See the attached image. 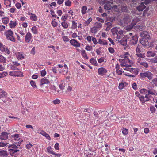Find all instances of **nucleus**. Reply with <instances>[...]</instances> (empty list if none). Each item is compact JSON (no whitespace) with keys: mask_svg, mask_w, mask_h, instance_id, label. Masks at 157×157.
Returning <instances> with one entry per match:
<instances>
[{"mask_svg":"<svg viewBox=\"0 0 157 157\" xmlns=\"http://www.w3.org/2000/svg\"><path fill=\"white\" fill-rule=\"evenodd\" d=\"M136 53H140V52L143 51V49L142 47L138 45L136 48Z\"/></svg>","mask_w":157,"mask_h":157,"instance_id":"obj_33","label":"nucleus"},{"mask_svg":"<svg viewBox=\"0 0 157 157\" xmlns=\"http://www.w3.org/2000/svg\"><path fill=\"white\" fill-rule=\"evenodd\" d=\"M102 24L100 23L96 22L95 24V27L97 29L102 27Z\"/></svg>","mask_w":157,"mask_h":157,"instance_id":"obj_45","label":"nucleus"},{"mask_svg":"<svg viewBox=\"0 0 157 157\" xmlns=\"http://www.w3.org/2000/svg\"><path fill=\"white\" fill-rule=\"evenodd\" d=\"M2 51H4L5 53H7V54H9L10 53V51L9 49L6 46L4 47V48Z\"/></svg>","mask_w":157,"mask_h":157,"instance_id":"obj_55","label":"nucleus"},{"mask_svg":"<svg viewBox=\"0 0 157 157\" xmlns=\"http://www.w3.org/2000/svg\"><path fill=\"white\" fill-rule=\"evenodd\" d=\"M41 76L42 77H44L46 74V72L45 69L42 70L40 71Z\"/></svg>","mask_w":157,"mask_h":157,"instance_id":"obj_53","label":"nucleus"},{"mask_svg":"<svg viewBox=\"0 0 157 157\" xmlns=\"http://www.w3.org/2000/svg\"><path fill=\"white\" fill-rule=\"evenodd\" d=\"M115 69L117 74L119 75H121L124 72V71H122V68H121L120 70H119V64L118 63L116 65Z\"/></svg>","mask_w":157,"mask_h":157,"instance_id":"obj_13","label":"nucleus"},{"mask_svg":"<svg viewBox=\"0 0 157 157\" xmlns=\"http://www.w3.org/2000/svg\"><path fill=\"white\" fill-rule=\"evenodd\" d=\"M98 43L101 45H106L107 44V42L105 40H98Z\"/></svg>","mask_w":157,"mask_h":157,"instance_id":"obj_35","label":"nucleus"},{"mask_svg":"<svg viewBox=\"0 0 157 157\" xmlns=\"http://www.w3.org/2000/svg\"><path fill=\"white\" fill-rule=\"evenodd\" d=\"M147 92L148 94L156 96L157 93L156 91L153 88H150L147 90Z\"/></svg>","mask_w":157,"mask_h":157,"instance_id":"obj_14","label":"nucleus"},{"mask_svg":"<svg viewBox=\"0 0 157 157\" xmlns=\"http://www.w3.org/2000/svg\"><path fill=\"white\" fill-rule=\"evenodd\" d=\"M140 93L144 94L147 92V90L145 88H143L140 90Z\"/></svg>","mask_w":157,"mask_h":157,"instance_id":"obj_48","label":"nucleus"},{"mask_svg":"<svg viewBox=\"0 0 157 157\" xmlns=\"http://www.w3.org/2000/svg\"><path fill=\"white\" fill-rule=\"evenodd\" d=\"M62 26L64 28L67 29L68 27V24L65 21H63L61 23Z\"/></svg>","mask_w":157,"mask_h":157,"instance_id":"obj_44","label":"nucleus"},{"mask_svg":"<svg viewBox=\"0 0 157 157\" xmlns=\"http://www.w3.org/2000/svg\"><path fill=\"white\" fill-rule=\"evenodd\" d=\"M53 102L55 104H58L60 103V101L59 99H56L54 100Z\"/></svg>","mask_w":157,"mask_h":157,"instance_id":"obj_56","label":"nucleus"},{"mask_svg":"<svg viewBox=\"0 0 157 157\" xmlns=\"http://www.w3.org/2000/svg\"><path fill=\"white\" fill-rule=\"evenodd\" d=\"M70 43L72 45L76 47H79L80 46V43L76 40H70Z\"/></svg>","mask_w":157,"mask_h":157,"instance_id":"obj_12","label":"nucleus"},{"mask_svg":"<svg viewBox=\"0 0 157 157\" xmlns=\"http://www.w3.org/2000/svg\"><path fill=\"white\" fill-rule=\"evenodd\" d=\"M19 134H14L12 135L11 136V138L14 140L15 143L17 144V145L20 146L22 141L20 139Z\"/></svg>","mask_w":157,"mask_h":157,"instance_id":"obj_4","label":"nucleus"},{"mask_svg":"<svg viewBox=\"0 0 157 157\" xmlns=\"http://www.w3.org/2000/svg\"><path fill=\"white\" fill-rule=\"evenodd\" d=\"M150 61L152 63H157V56L151 59Z\"/></svg>","mask_w":157,"mask_h":157,"instance_id":"obj_39","label":"nucleus"},{"mask_svg":"<svg viewBox=\"0 0 157 157\" xmlns=\"http://www.w3.org/2000/svg\"><path fill=\"white\" fill-rule=\"evenodd\" d=\"M141 77L143 78H148L149 80L152 79L153 74L150 71H146L140 73Z\"/></svg>","mask_w":157,"mask_h":157,"instance_id":"obj_3","label":"nucleus"},{"mask_svg":"<svg viewBox=\"0 0 157 157\" xmlns=\"http://www.w3.org/2000/svg\"><path fill=\"white\" fill-rule=\"evenodd\" d=\"M16 56L18 60H21L24 58V56L20 52H18L16 54Z\"/></svg>","mask_w":157,"mask_h":157,"instance_id":"obj_21","label":"nucleus"},{"mask_svg":"<svg viewBox=\"0 0 157 157\" xmlns=\"http://www.w3.org/2000/svg\"><path fill=\"white\" fill-rule=\"evenodd\" d=\"M118 29L117 27H114L111 29V32L112 34L114 36H116L118 32Z\"/></svg>","mask_w":157,"mask_h":157,"instance_id":"obj_18","label":"nucleus"},{"mask_svg":"<svg viewBox=\"0 0 157 157\" xmlns=\"http://www.w3.org/2000/svg\"><path fill=\"white\" fill-rule=\"evenodd\" d=\"M93 114L94 116V119H97L98 116V113L94 111Z\"/></svg>","mask_w":157,"mask_h":157,"instance_id":"obj_64","label":"nucleus"},{"mask_svg":"<svg viewBox=\"0 0 157 157\" xmlns=\"http://www.w3.org/2000/svg\"><path fill=\"white\" fill-rule=\"evenodd\" d=\"M92 21V19L91 18H89L88 20L85 21L84 23V25L85 26L88 25Z\"/></svg>","mask_w":157,"mask_h":157,"instance_id":"obj_41","label":"nucleus"},{"mask_svg":"<svg viewBox=\"0 0 157 157\" xmlns=\"http://www.w3.org/2000/svg\"><path fill=\"white\" fill-rule=\"evenodd\" d=\"M32 32L35 34H37V28L36 26H33L31 29Z\"/></svg>","mask_w":157,"mask_h":157,"instance_id":"obj_46","label":"nucleus"},{"mask_svg":"<svg viewBox=\"0 0 157 157\" xmlns=\"http://www.w3.org/2000/svg\"><path fill=\"white\" fill-rule=\"evenodd\" d=\"M65 3V5L68 6H70L71 5V2L69 0L66 1Z\"/></svg>","mask_w":157,"mask_h":157,"instance_id":"obj_63","label":"nucleus"},{"mask_svg":"<svg viewBox=\"0 0 157 157\" xmlns=\"http://www.w3.org/2000/svg\"><path fill=\"white\" fill-rule=\"evenodd\" d=\"M32 15L30 16V18L33 21H36L37 20L36 16L33 14H31Z\"/></svg>","mask_w":157,"mask_h":157,"instance_id":"obj_38","label":"nucleus"},{"mask_svg":"<svg viewBox=\"0 0 157 157\" xmlns=\"http://www.w3.org/2000/svg\"><path fill=\"white\" fill-rule=\"evenodd\" d=\"M6 37L7 39H15L14 36L13 35V33L11 30H9L6 31L5 33Z\"/></svg>","mask_w":157,"mask_h":157,"instance_id":"obj_7","label":"nucleus"},{"mask_svg":"<svg viewBox=\"0 0 157 157\" xmlns=\"http://www.w3.org/2000/svg\"><path fill=\"white\" fill-rule=\"evenodd\" d=\"M138 56V57L141 58H144L145 57V55L144 54L142 53H136V54Z\"/></svg>","mask_w":157,"mask_h":157,"instance_id":"obj_62","label":"nucleus"},{"mask_svg":"<svg viewBox=\"0 0 157 157\" xmlns=\"http://www.w3.org/2000/svg\"><path fill=\"white\" fill-rule=\"evenodd\" d=\"M107 70L104 68L101 67L98 70V73L101 76L104 75L107 72Z\"/></svg>","mask_w":157,"mask_h":157,"instance_id":"obj_8","label":"nucleus"},{"mask_svg":"<svg viewBox=\"0 0 157 157\" xmlns=\"http://www.w3.org/2000/svg\"><path fill=\"white\" fill-rule=\"evenodd\" d=\"M2 21L4 24H6L9 21V18L6 17L2 18Z\"/></svg>","mask_w":157,"mask_h":157,"instance_id":"obj_30","label":"nucleus"},{"mask_svg":"<svg viewBox=\"0 0 157 157\" xmlns=\"http://www.w3.org/2000/svg\"><path fill=\"white\" fill-rule=\"evenodd\" d=\"M155 54V53L152 51H148L147 52V56L148 57H154Z\"/></svg>","mask_w":157,"mask_h":157,"instance_id":"obj_22","label":"nucleus"},{"mask_svg":"<svg viewBox=\"0 0 157 157\" xmlns=\"http://www.w3.org/2000/svg\"><path fill=\"white\" fill-rule=\"evenodd\" d=\"M90 63H91L93 65L95 66H97L98 64L96 60L94 58H91L90 60Z\"/></svg>","mask_w":157,"mask_h":157,"instance_id":"obj_28","label":"nucleus"},{"mask_svg":"<svg viewBox=\"0 0 157 157\" xmlns=\"http://www.w3.org/2000/svg\"><path fill=\"white\" fill-rule=\"evenodd\" d=\"M52 89L53 90L52 92L56 94L59 93L60 91V90L59 89H57L56 87L55 86L52 87Z\"/></svg>","mask_w":157,"mask_h":157,"instance_id":"obj_29","label":"nucleus"},{"mask_svg":"<svg viewBox=\"0 0 157 157\" xmlns=\"http://www.w3.org/2000/svg\"><path fill=\"white\" fill-rule=\"evenodd\" d=\"M104 9L107 10H110L112 8V6L110 3H105L104 5Z\"/></svg>","mask_w":157,"mask_h":157,"instance_id":"obj_19","label":"nucleus"},{"mask_svg":"<svg viewBox=\"0 0 157 157\" xmlns=\"http://www.w3.org/2000/svg\"><path fill=\"white\" fill-rule=\"evenodd\" d=\"M10 68L11 70H18L19 69H18L17 67L15 66L13 64L11 65L10 66Z\"/></svg>","mask_w":157,"mask_h":157,"instance_id":"obj_52","label":"nucleus"},{"mask_svg":"<svg viewBox=\"0 0 157 157\" xmlns=\"http://www.w3.org/2000/svg\"><path fill=\"white\" fill-rule=\"evenodd\" d=\"M66 86L65 82H63L59 85V87L61 90H63L65 88Z\"/></svg>","mask_w":157,"mask_h":157,"instance_id":"obj_36","label":"nucleus"},{"mask_svg":"<svg viewBox=\"0 0 157 157\" xmlns=\"http://www.w3.org/2000/svg\"><path fill=\"white\" fill-rule=\"evenodd\" d=\"M68 17V15L67 14H66L65 15H63L61 17V19L64 21L67 19Z\"/></svg>","mask_w":157,"mask_h":157,"instance_id":"obj_60","label":"nucleus"},{"mask_svg":"<svg viewBox=\"0 0 157 157\" xmlns=\"http://www.w3.org/2000/svg\"><path fill=\"white\" fill-rule=\"evenodd\" d=\"M150 110L151 113H154L155 111V108L154 106H151L150 108Z\"/></svg>","mask_w":157,"mask_h":157,"instance_id":"obj_59","label":"nucleus"},{"mask_svg":"<svg viewBox=\"0 0 157 157\" xmlns=\"http://www.w3.org/2000/svg\"><path fill=\"white\" fill-rule=\"evenodd\" d=\"M77 27V23L75 21H72V28L74 29H76Z\"/></svg>","mask_w":157,"mask_h":157,"instance_id":"obj_58","label":"nucleus"},{"mask_svg":"<svg viewBox=\"0 0 157 157\" xmlns=\"http://www.w3.org/2000/svg\"><path fill=\"white\" fill-rule=\"evenodd\" d=\"M8 155V153L6 151L0 150V156L5 157Z\"/></svg>","mask_w":157,"mask_h":157,"instance_id":"obj_20","label":"nucleus"},{"mask_svg":"<svg viewBox=\"0 0 157 157\" xmlns=\"http://www.w3.org/2000/svg\"><path fill=\"white\" fill-rule=\"evenodd\" d=\"M130 56L128 52H126L124 55H121V59H130Z\"/></svg>","mask_w":157,"mask_h":157,"instance_id":"obj_17","label":"nucleus"},{"mask_svg":"<svg viewBox=\"0 0 157 157\" xmlns=\"http://www.w3.org/2000/svg\"><path fill=\"white\" fill-rule=\"evenodd\" d=\"M127 40H121L119 42L121 45L124 46H125L127 44Z\"/></svg>","mask_w":157,"mask_h":157,"instance_id":"obj_40","label":"nucleus"},{"mask_svg":"<svg viewBox=\"0 0 157 157\" xmlns=\"http://www.w3.org/2000/svg\"><path fill=\"white\" fill-rule=\"evenodd\" d=\"M1 93L2 94L0 95V99L6 97L7 94L6 92L3 91H2Z\"/></svg>","mask_w":157,"mask_h":157,"instance_id":"obj_37","label":"nucleus"},{"mask_svg":"<svg viewBox=\"0 0 157 157\" xmlns=\"http://www.w3.org/2000/svg\"><path fill=\"white\" fill-rule=\"evenodd\" d=\"M140 42L146 48H148L150 47H152L153 46V42L151 41V40H149L150 41H148V40H140Z\"/></svg>","mask_w":157,"mask_h":157,"instance_id":"obj_5","label":"nucleus"},{"mask_svg":"<svg viewBox=\"0 0 157 157\" xmlns=\"http://www.w3.org/2000/svg\"><path fill=\"white\" fill-rule=\"evenodd\" d=\"M141 35L142 37V39H149L150 36L147 31L142 32Z\"/></svg>","mask_w":157,"mask_h":157,"instance_id":"obj_9","label":"nucleus"},{"mask_svg":"<svg viewBox=\"0 0 157 157\" xmlns=\"http://www.w3.org/2000/svg\"><path fill=\"white\" fill-rule=\"evenodd\" d=\"M9 25L10 27L11 28H12L13 27H15V26H16V22H13V21H11L10 22V23Z\"/></svg>","mask_w":157,"mask_h":157,"instance_id":"obj_34","label":"nucleus"},{"mask_svg":"<svg viewBox=\"0 0 157 157\" xmlns=\"http://www.w3.org/2000/svg\"><path fill=\"white\" fill-rule=\"evenodd\" d=\"M87 7L86 6H83L82 7L81 12L82 14L83 15L86 13Z\"/></svg>","mask_w":157,"mask_h":157,"instance_id":"obj_27","label":"nucleus"},{"mask_svg":"<svg viewBox=\"0 0 157 157\" xmlns=\"http://www.w3.org/2000/svg\"><path fill=\"white\" fill-rule=\"evenodd\" d=\"M122 131L123 134L124 135H127L128 133V130L126 128H123L122 129Z\"/></svg>","mask_w":157,"mask_h":157,"instance_id":"obj_50","label":"nucleus"},{"mask_svg":"<svg viewBox=\"0 0 157 157\" xmlns=\"http://www.w3.org/2000/svg\"><path fill=\"white\" fill-rule=\"evenodd\" d=\"M8 138V133L6 132H3L0 136V139L1 140H6Z\"/></svg>","mask_w":157,"mask_h":157,"instance_id":"obj_10","label":"nucleus"},{"mask_svg":"<svg viewBox=\"0 0 157 157\" xmlns=\"http://www.w3.org/2000/svg\"><path fill=\"white\" fill-rule=\"evenodd\" d=\"M133 28V26H132L131 25H128L126 27H125L124 28V29L127 30L128 31H129L132 29Z\"/></svg>","mask_w":157,"mask_h":157,"instance_id":"obj_49","label":"nucleus"},{"mask_svg":"<svg viewBox=\"0 0 157 157\" xmlns=\"http://www.w3.org/2000/svg\"><path fill=\"white\" fill-rule=\"evenodd\" d=\"M8 147L9 148V151L10 154L12 156L13 155L14 153L19 151V149H21V148L14 144L10 145Z\"/></svg>","mask_w":157,"mask_h":157,"instance_id":"obj_2","label":"nucleus"},{"mask_svg":"<svg viewBox=\"0 0 157 157\" xmlns=\"http://www.w3.org/2000/svg\"><path fill=\"white\" fill-rule=\"evenodd\" d=\"M126 83L125 82L119 83L118 88L120 90H122L126 86Z\"/></svg>","mask_w":157,"mask_h":157,"instance_id":"obj_24","label":"nucleus"},{"mask_svg":"<svg viewBox=\"0 0 157 157\" xmlns=\"http://www.w3.org/2000/svg\"><path fill=\"white\" fill-rule=\"evenodd\" d=\"M81 54L83 57L86 59H88V57L87 56V54L84 50H82L81 51Z\"/></svg>","mask_w":157,"mask_h":157,"instance_id":"obj_26","label":"nucleus"},{"mask_svg":"<svg viewBox=\"0 0 157 157\" xmlns=\"http://www.w3.org/2000/svg\"><path fill=\"white\" fill-rule=\"evenodd\" d=\"M146 8V6L144 5L143 2H141L136 7V9L139 12L142 11Z\"/></svg>","mask_w":157,"mask_h":157,"instance_id":"obj_11","label":"nucleus"},{"mask_svg":"<svg viewBox=\"0 0 157 157\" xmlns=\"http://www.w3.org/2000/svg\"><path fill=\"white\" fill-rule=\"evenodd\" d=\"M50 81L46 77H44L42 78L40 80V86L41 90H43L44 88V85L49 84Z\"/></svg>","mask_w":157,"mask_h":157,"instance_id":"obj_6","label":"nucleus"},{"mask_svg":"<svg viewBox=\"0 0 157 157\" xmlns=\"http://www.w3.org/2000/svg\"><path fill=\"white\" fill-rule=\"evenodd\" d=\"M8 75V73L6 72H3L2 73H0V78H2Z\"/></svg>","mask_w":157,"mask_h":157,"instance_id":"obj_42","label":"nucleus"},{"mask_svg":"<svg viewBox=\"0 0 157 157\" xmlns=\"http://www.w3.org/2000/svg\"><path fill=\"white\" fill-rule=\"evenodd\" d=\"M119 61L120 63L121 67L124 69L131 72H132L133 71V68H131L132 61L130 60V59H120Z\"/></svg>","mask_w":157,"mask_h":157,"instance_id":"obj_1","label":"nucleus"},{"mask_svg":"<svg viewBox=\"0 0 157 157\" xmlns=\"http://www.w3.org/2000/svg\"><path fill=\"white\" fill-rule=\"evenodd\" d=\"M139 64L142 67L147 68L148 67V64L147 63L145 62L144 60L142 62H140V63Z\"/></svg>","mask_w":157,"mask_h":157,"instance_id":"obj_25","label":"nucleus"},{"mask_svg":"<svg viewBox=\"0 0 157 157\" xmlns=\"http://www.w3.org/2000/svg\"><path fill=\"white\" fill-rule=\"evenodd\" d=\"M32 146L33 145L30 143H29L28 144L26 145L25 148L28 149H30Z\"/></svg>","mask_w":157,"mask_h":157,"instance_id":"obj_61","label":"nucleus"},{"mask_svg":"<svg viewBox=\"0 0 157 157\" xmlns=\"http://www.w3.org/2000/svg\"><path fill=\"white\" fill-rule=\"evenodd\" d=\"M98 31L97 29L95 26L92 27L91 29V32L93 33H95Z\"/></svg>","mask_w":157,"mask_h":157,"instance_id":"obj_51","label":"nucleus"},{"mask_svg":"<svg viewBox=\"0 0 157 157\" xmlns=\"http://www.w3.org/2000/svg\"><path fill=\"white\" fill-rule=\"evenodd\" d=\"M123 36V31L122 30L119 31L115 37L118 39H120Z\"/></svg>","mask_w":157,"mask_h":157,"instance_id":"obj_16","label":"nucleus"},{"mask_svg":"<svg viewBox=\"0 0 157 157\" xmlns=\"http://www.w3.org/2000/svg\"><path fill=\"white\" fill-rule=\"evenodd\" d=\"M132 33H130L129 34V35H126L124 36V37H123L122 39H128L129 38V36H132Z\"/></svg>","mask_w":157,"mask_h":157,"instance_id":"obj_57","label":"nucleus"},{"mask_svg":"<svg viewBox=\"0 0 157 157\" xmlns=\"http://www.w3.org/2000/svg\"><path fill=\"white\" fill-rule=\"evenodd\" d=\"M6 59L2 55L0 54V63H5L6 61Z\"/></svg>","mask_w":157,"mask_h":157,"instance_id":"obj_31","label":"nucleus"},{"mask_svg":"<svg viewBox=\"0 0 157 157\" xmlns=\"http://www.w3.org/2000/svg\"><path fill=\"white\" fill-rule=\"evenodd\" d=\"M31 34L29 32H28L25 36V39H29L31 38Z\"/></svg>","mask_w":157,"mask_h":157,"instance_id":"obj_54","label":"nucleus"},{"mask_svg":"<svg viewBox=\"0 0 157 157\" xmlns=\"http://www.w3.org/2000/svg\"><path fill=\"white\" fill-rule=\"evenodd\" d=\"M46 151L49 154H54V152L53 150L52 149L51 146H48L46 149Z\"/></svg>","mask_w":157,"mask_h":157,"instance_id":"obj_23","label":"nucleus"},{"mask_svg":"<svg viewBox=\"0 0 157 157\" xmlns=\"http://www.w3.org/2000/svg\"><path fill=\"white\" fill-rule=\"evenodd\" d=\"M152 83L156 87H157V78H153L152 80Z\"/></svg>","mask_w":157,"mask_h":157,"instance_id":"obj_43","label":"nucleus"},{"mask_svg":"<svg viewBox=\"0 0 157 157\" xmlns=\"http://www.w3.org/2000/svg\"><path fill=\"white\" fill-rule=\"evenodd\" d=\"M30 84L31 86L33 88H37V86L36 85V83L35 81L33 80H31L30 81Z\"/></svg>","mask_w":157,"mask_h":157,"instance_id":"obj_32","label":"nucleus"},{"mask_svg":"<svg viewBox=\"0 0 157 157\" xmlns=\"http://www.w3.org/2000/svg\"><path fill=\"white\" fill-rule=\"evenodd\" d=\"M72 88L70 86H68V87L65 90V93L69 95H70L72 94Z\"/></svg>","mask_w":157,"mask_h":157,"instance_id":"obj_15","label":"nucleus"},{"mask_svg":"<svg viewBox=\"0 0 157 157\" xmlns=\"http://www.w3.org/2000/svg\"><path fill=\"white\" fill-rule=\"evenodd\" d=\"M139 99L142 104H143L145 103V99L144 96H141L139 97Z\"/></svg>","mask_w":157,"mask_h":157,"instance_id":"obj_47","label":"nucleus"}]
</instances>
